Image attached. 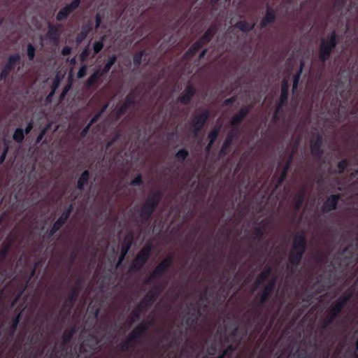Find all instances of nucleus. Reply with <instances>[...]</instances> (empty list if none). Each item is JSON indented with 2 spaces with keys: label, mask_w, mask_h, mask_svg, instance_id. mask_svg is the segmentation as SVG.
I'll use <instances>...</instances> for the list:
<instances>
[{
  "label": "nucleus",
  "mask_w": 358,
  "mask_h": 358,
  "mask_svg": "<svg viewBox=\"0 0 358 358\" xmlns=\"http://www.w3.org/2000/svg\"><path fill=\"white\" fill-rule=\"evenodd\" d=\"M307 249V239L302 232L296 233L293 238L292 245L288 255L287 268L294 272L300 264Z\"/></svg>",
  "instance_id": "nucleus-1"
},
{
  "label": "nucleus",
  "mask_w": 358,
  "mask_h": 358,
  "mask_svg": "<svg viewBox=\"0 0 358 358\" xmlns=\"http://www.w3.org/2000/svg\"><path fill=\"white\" fill-rule=\"evenodd\" d=\"M162 197V194L160 191L152 192L141 205L138 210V219H136V221L141 224L148 223L151 216L159 204Z\"/></svg>",
  "instance_id": "nucleus-2"
},
{
  "label": "nucleus",
  "mask_w": 358,
  "mask_h": 358,
  "mask_svg": "<svg viewBox=\"0 0 358 358\" xmlns=\"http://www.w3.org/2000/svg\"><path fill=\"white\" fill-rule=\"evenodd\" d=\"M338 43V35L335 30H333L327 37L322 38L318 50L320 60L322 62L327 61Z\"/></svg>",
  "instance_id": "nucleus-3"
},
{
  "label": "nucleus",
  "mask_w": 358,
  "mask_h": 358,
  "mask_svg": "<svg viewBox=\"0 0 358 358\" xmlns=\"http://www.w3.org/2000/svg\"><path fill=\"white\" fill-rule=\"evenodd\" d=\"M217 31V26L215 24L210 25L205 33L184 54L183 59H189L192 57L194 56L203 45L208 43L213 39Z\"/></svg>",
  "instance_id": "nucleus-4"
},
{
  "label": "nucleus",
  "mask_w": 358,
  "mask_h": 358,
  "mask_svg": "<svg viewBox=\"0 0 358 358\" xmlns=\"http://www.w3.org/2000/svg\"><path fill=\"white\" fill-rule=\"evenodd\" d=\"M79 295V290L77 287L71 288V290L64 301L62 308L59 311V315L62 316V320H66V317L71 315L72 309L73 308Z\"/></svg>",
  "instance_id": "nucleus-5"
},
{
  "label": "nucleus",
  "mask_w": 358,
  "mask_h": 358,
  "mask_svg": "<svg viewBox=\"0 0 358 358\" xmlns=\"http://www.w3.org/2000/svg\"><path fill=\"white\" fill-rule=\"evenodd\" d=\"M166 286V282L155 283L150 290H149L145 296L141 301V306L149 308L152 306L161 295Z\"/></svg>",
  "instance_id": "nucleus-6"
},
{
  "label": "nucleus",
  "mask_w": 358,
  "mask_h": 358,
  "mask_svg": "<svg viewBox=\"0 0 358 358\" xmlns=\"http://www.w3.org/2000/svg\"><path fill=\"white\" fill-rule=\"evenodd\" d=\"M151 250V245H147L143 248L131 262L129 266V271L132 273L139 271L150 258Z\"/></svg>",
  "instance_id": "nucleus-7"
},
{
  "label": "nucleus",
  "mask_w": 358,
  "mask_h": 358,
  "mask_svg": "<svg viewBox=\"0 0 358 358\" xmlns=\"http://www.w3.org/2000/svg\"><path fill=\"white\" fill-rule=\"evenodd\" d=\"M210 115L209 110L205 109L201 113L194 115L192 119V131L197 136L208 120Z\"/></svg>",
  "instance_id": "nucleus-8"
},
{
  "label": "nucleus",
  "mask_w": 358,
  "mask_h": 358,
  "mask_svg": "<svg viewBox=\"0 0 358 358\" xmlns=\"http://www.w3.org/2000/svg\"><path fill=\"white\" fill-rule=\"evenodd\" d=\"M77 332L76 326H72L64 331L62 336V342L59 345L56 343L54 346H57L58 350H61L62 355H66L68 352L69 345L75 334Z\"/></svg>",
  "instance_id": "nucleus-9"
},
{
  "label": "nucleus",
  "mask_w": 358,
  "mask_h": 358,
  "mask_svg": "<svg viewBox=\"0 0 358 358\" xmlns=\"http://www.w3.org/2000/svg\"><path fill=\"white\" fill-rule=\"evenodd\" d=\"M322 144L323 138L320 134H317L310 141V152L316 160H320L323 156Z\"/></svg>",
  "instance_id": "nucleus-10"
},
{
  "label": "nucleus",
  "mask_w": 358,
  "mask_h": 358,
  "mask_svg": "<svg viewBox=\"0 0 358 358\" xmlns=\"http://www.w3.org/2000/svg\"><path fill=\"white\" fill-rule=\"evenodd\" d=\"M73 210V204H70L67 208L62 213L57 221L53 224L52 227L50 229L49 235L53 236L61 227H62L67 220H69L71 214Z\"/></svg>",
  "instance_id": "nucleus-11"
},
{
  "label": "nucleus",
  "mask_w": 358,
  "mask_h": 358,
  "mask_svg": "<svg viewBox=\"0 0 358 358\" xmlns=\"http://www.w3.org/2000/svg\"><path fill=\"white\" fill-rule=\"evenodd\" d=\"M252 105H246L241 108L237 113L234 115L231 119L230 124L235 129L237 130L241 122L245 117L250 113L252 108Z\"/></svg>",
  "instance_id": "nucleus-12"
},
{
  "label": "nucleus",
  "mask_w": 358,
  "mask_h": 358,
  "mask_svg": "<svg viewBox=\"0 0 358 358\" xmlns=\"http://www.w3.org/2000/svg\"><path fill=\"white\" fill-rule=\"evenodd\" d=\"M134 241V235L131 232L127 234L122 242L120 248V255L118 258L117 266H120L125 259L129 250H130Z\"/></svg>",
  "instance_id": "nucleus-13"
},
{
  "label": "nucleus",
  "mask_w": 358,
  "mask_h": 358,
  "mask_svg": "<svg viewBox=\"0 0 358 358\" xmlns=\"http://www.w3.org/2000/svg\"><path fill=\"white\" fill-rule=\"evenodd\" d=\"M277 283V277L273 276L266 284V285L263 289L259 300V303L260 306H263L269 299L271 295L273 293Z\"/></svg>",
  "instance_id": "nucleus-14"
},
{
  "label": "nucleus",
  "mask_w": 358,
  "mask_h": 358,
  "mask_svg": "<svg viewBox=\"0 0 358 358\" xmlns=\"http://www.w3.org/2000/svg\"><path fill=\"white\" fill-rule=\"evenodd\" d=\"M137 95L134 92H130L125 97L124 103L115 110L116 115L118 117L122 116L131 107L134 106Z\"/></svg>",
  "instance_id": "nucleus-15"
},
{
  "label": "nucleus",
  "mask_w": 358,
  "mask_h": 358,
  "mask_svg": "<svg viewBox=\"0 0 358 358\" xmlns=\"http://www.w3.org/2000/svg\"><path fill=\"white\" fill-rule=\"evenodd\" d=\"M80 2L81 0H73L69 4L61 8L56 15L57 20L61 22L67 19L69 15L79 7Z\"/></svg>",
  "instance_id": "nucleus-16"
},
{
  "label": "nucleus",
  "mask_w": 358,
  "mask_h": 358,
  "mask_svg": "<svg viewBox=\"0 0 358 358\" xmlns=\"http://www.w3.org/2000/svg\"><path fill=\"white\" fill-rule=\"evenodd\" d=\"M237 136L238 130L235 129L229 131L227 134L219 152L220 157H224L229 153L231 151V145H232L234 140L237 137Z\"/></svg>",
  "instance_id": "nucleus-17"
},
{
  "label": "nucleus",
  "mask_w": 358,
  "mask_h": 358,
  "mask_svg": "<svg viewBox=\"0 0 358 358\" xmlns=\"http://www.w3.org/2000/svg\"><path fill=\"white\" fill-rule=\"evenodd\" d=\"M201 315L200 308L198 306H192L191 311L187 313L185 317V322L188 328H192L197 324L198 320Z\"/></svg>",
  "instance_id": "nucleus-18"
},
{
  "label": "nucleus",
  "mask_w": 358,
  "mask_h": 358,
  "mask_svg": "<svg viewBox=\"0 0 358 358\" xmlns=\"http://www.w3.org/2000/svg\"><path fill=\"white\" fill-rule=\"evenodd\" d=\"M341 311L331 304L328 308L321 326L322 329H327L338 317Z\"/></svg>",
  "instance_id": "nucleus-19"
},
{
  "label": "nucleus",
  "mask_w": 358,
  "mask_h": 358,
  "mask_svg": "<svg viewBox=\"0 0 358 358\" xmlns=\"http://www.w3.org/2000/svg\"><path fill=\"white\" fill-rule=\"evenodd\" d=\"M173 262V259L171 256H168L162 260L157 266L155 268L154 275H158L160 278L164 276L171 268Z\"/></svg>",
  "instance_id": "nucleus-20"
},
{
  "label": "nucleus",
  "mask_w": 358,
  "mask_h": 358,
  "mask_svg": "<svg viewBox=\"0 0 358 358\" xmlns=\"http://www.w3.org/2000/svg\"><path fill=\"white\" fill-rule=\"evenodd\" d=\"M341 198V194H331L329 196L322 206V212L329 213L331 210H336Z\"/></svg>",
  "instance_id": "nucleus-21"
},
{
  "label": "nucleus",
  "mask_w": 358,
  "mask_h": 358,
  "mask_svg": "<svg viewBox=\"0 0 358 358\" xmlns=\"http://www.w3.org/2000/svg\"><path fill=\"white\" fill-rule=\"evenodd\" d=\"M20 57L17 55H11L2 70L0 72V81L6 79L10 71L15 68L16 62L19 60Z\"/></svg>",
  "instance_id": "nucleus-22"
},
{
  "label": "nucleus",
  "mask_w": 358,
  "mask_h": 358,
  "mask_svg": "<svg viewBox=\"0 0 358 358\" xmlns=\"http://www.w3.org/2000/svg\"><path fill=\"white\" fill-rule=\"evenodd\" d=\"M196 94V90L192 84L186 86L183 92L178 96V101L183 105H187L190 103Z\"/></svg>",
  "instance_id": "nucleus-23"
},
{
  "label": "nucleus",
  "mask_w": 358,
  "mask_h": 358,
  "mask_svg": "<svg viewBox=\"0 0 358 358\" xmlns=\"http://www.w3.org/2000/svg\"><path fill=\"white\" fill-rule=\"evenodd\" d=\"M293 159H294V152H292L289 155V156L287 159V160L282 167V169L280 174V176L277 180V182H276V185H275L276 187H279L280 186H281L282 185V183L284 182V181L286 180V178L287 177L288 171L292 166Z\"/></svg>",
  "instance_id": "nucleus-24"
},
{
  "label": "nucleus",
  "mask_w": 358,
  "mask_h": 358,
  "mask_svg": "<svg viewBox=\"0 0 358 358\" xmlns=\"http://www.w3.org/2000/svg\"><path fill=\"white\" fill-rule=\"evenodd\" d=\"M51 318V315L50 313H45L43 311H38L36 314V322L38 323V336L40 340H43L44 337V329L43 328V324L45 322H48Z\"/></svg>",
  "instance_id": "nucleus-25"
},
{
  "label": "nucleus",
  "mask_w": 358,
  "mask_h": 358,
  "mask_svg": "<svg viewBox=\"0 0 358 358\" xmlns=\"http://www.w3.org/2000/svg\"><path fill=\"white\" fill-rule=\"evenodd\" d=\"M276 17V11L271 7L268 6L264 16L259 22L260 29L265 28L268 24H273L275 21Z\"/></svg>",
  "instance_id": "nucleus-26"
},
{
  "label": "nucleus",
  "mask_w": 358,
  "mask_h": 358,
  "mask_svg": "<svg viewBox=\"0 0 358 358\" xmlns=\"http://www.w3.org/2000/svg\"><path fill=\"white\" fill-rule=\"evenodd\" d=\"M93 30V23L89 21L87 23L83 24L81 27L80 33L76 37V42L78 44L81 43L88 36V34Z\"/></svg>",
  "instance_id": "nucleus-27"
},
{
  "label": "nucleus",
  "mask_w": 358,
  "mask_h": 358,
  "mask_svg": "<svg viewBox=\"0 0 358 358\" xmlns=\"http://www.w3.org/2000/svg\"><path fill=\"white\" fill-rule=\"evenodd\" d=\"M306 187H303L300 189L299 192L297 194H296L292 199V203L296 211H299L301 208L306 198Z\"/></svg>",
  "instance_id": "nucleus-28"
},
{
  "label": "nucleus",
  "mask_w": 358,
  "mask_h": 358,
  "mask_svg": "<svg viewBox=\"0 0 358 358\" xmlns=\"http://www.w3.org/2000/svg\"><path fill=\"white\" fill-rule=\"evenodd\" d=\"M57 346H54L50 352L51 358H79V355L77 352H73L72 350L68 348V352L66 355H62L61 350H58Z\"/></svg>",
  "instance_id": "nucleus-29"
},
{
  "label": "nucleus",
  "mask_w": 358,
  "mask_h": 358,
  "mask_svg": "<svg viewBox=\"0 0 358 358\" xmlns=\"http://www.w3.org/2000/svg\"><path fill=\"white\" fill-rule=\"evenodd\" d=\"M267 223L264 221H262L259 226L255 227L252 232V238L254 241L260 243L264 238V232Z\"/></svg>",
  "instance_id": "nucleus-30"
},
{
  "label": "nucleus",
  "mask_w": 358,
  "mask_h": 358,
  "mask_svg": "<svg viewBox=\"0 0 358 358\" xmlns=\"http://www.w3.org/2000/svg\"><path fill=\"white\" fill-rule=\"evenodd\" d=\"M352 294L350 291L345 292L341 296H339L332 304L339 309L341 312L347 303L350 301Z\"/></svg>",
  "instance_id": "nucleus-31"
},
{
  "label": "nucleus",
  "mask_w": 358,
  "mask_h": 358,
  "mask_svg": "<svg viewBox=\"0 0 358 358\" xmlns=\"http://www.w3.org/2000/svg\"><path fill=\"white\" fill-rule=\"evenodd\" d=\"M98 345V341L94 336H90L87 339H85L80 345L79 350L80 352L84 353L87 352L88 350L86 349V347L89 348L90 351L94 350Z\"/></svg>",
  "instance_id": "nucleus-32"
},
{
  "label": "nucleus",
  "mask_w": 358,
  "mask_h": 358,
  "mask_svg": "<svg viewBox=\"0 0 358 358\" xmlns=\"http://www.w3.org/2000/svg\"><path fill=\"white\" fill-rule=\"evenodd\" d=\"M271 272L272 267L271 266H266L264 270L257 276L255 282V287H257L262 285L271 275Z\"/></svg>",
  "instance_id": "nucleus-33"
},
{
  "label": "nucleus",
  "mask_w": 358,
  "mask_h": 358,
  "mask_svg": "<svg viewBox=\"0 0 358 358\" xmlns=\"http://www.w3.org/2000/svg\"><path fill=\"white\" fill-rule=\"evenodd\" d=\"M90 173L89 170H85L77 181V189L78 190H83L85 185H87L90 181Z\"/></svg>",
  "instance_id": "nucleus-34"
},
{
  "label": "nucleus",
  "mask_w": 358,
  "mask_h": 358,
  "mask_svg": "<svg viewBox=\"0 0 358 358\" xmlns=\"http://www.w3.org/2000/svg\"><path fill=\"white\" fill-rule=\"evenodd\" d=\"M103 77L101 73V71H99L96 69L86 80L85 87L87 89H91L93 87L95 84L102 78Z\"/></svg>",
  "instance_id": "nucleus-35"
},
{
  "label": "nucleus",
  "mask_w": 358,
  "mask_h": 358,
  "mask_svg": "<svg viewBox=\"0 0 358 358\" xmlns=\"http://www.w3.org/2000/svg\"><path fill=\"white\" fill-rule=\"evenodd\" d=\"M13 245V241L7 238L0 248V261H3L8 255Z\"/></svg>",
  "instance_id": "nucleus-36"
},
{
  "label": "nucleus",
  "mask_w": 358,
  "mask_h": 358,
  "mask_svg": "<svg viewBox=\"0 0 358 358\" xmlns=\"http://www.w3.org/2000/svg\"><path fill=\"white\" fill-rule=\"evenodd\" d=\"M289 83L287 80L283 79L281 83L280 99L282 103H287L289 94Z\"/></svg>",
  "instance_id": "nucleus-37"
},
{
  "label": "nucleus",
  "mask_w": 358,
  "mask_h": 358,
  "mask_svg": "<svg viewBox=\"0 0 358 358\" xmlns=\"http://www.w3.org/2000/svg\"><path fill=\"white\" fill-rule=\"evenodd\" d=\"M304 67V62L301 61L300 66L296 73L293 76V85H292V92L294 93L298 88V85L301 79V76Z\"/></svg>",
  "instance_id": "nucleus-38"
},
{
  "label": "nucleus",
  "mask_w": 358,
  "mask_h": 358,
  "mask_svg": "<svg viewBox=\"0 0 358 358\" xmlns=\"http://www.w3.org/2000/svg\"><path fill=\"white\" fill-rule=\"evenodd\" d=\"M255 27V23H249L245 20H240L235 24V27L243 32H249L252 31Z\"/></svg>",
  "instance_id": "nucleus-39"
},
{
  "label": "nucleus",
  "mask_w": 358,
  "mask_h": 358,
  "mask_svg": "<svg viewBox=\"0 0 358 358\" xmlns=\"http://www.w3.org/2000/svg\"><path fill=\"white\" fill-rule=\"evenodd\" d=\"M117 61V56L113 55L111 57H110L107 61L103 67L100 69H99V71H101V73L103 76H104L106 73H108V71L110 70L112 66L115 64Z\"/></svg>",
  "instance_id": "nucleus-40"
},
{
  "label": "nucleus",
  "mask_w": 358,
  "mask_h": 358,
  "mask_svg": "<svg viewBox=\"0 0 358 358\" xmlns=\"http://www.w3.org/2000/svg\"><path fill=\"white\" fill-rule=\"evenodd\" d=\"M59 25L49 24L48 35L53 40L57 41L59 36Z\"/></svg>",
  "instance_id": "nucleus-41"
},
{
  "label": "nucleus",
  "mask_w": 358,
  "mask_h": 358,
  "mask_svg": "<svg viewBox=\"0 0 358 358\" xmlns=\"http://www.w3.org/2000/svg\"><path fill=\"white\" fill-rule=\"evenodd\" d=\"M136 343L133 339H130V336L128 335L127 339L123 343H120L119 347L122 351L126 352L134 348Z\"/></svg>",
  "instance_id": "nucleus-42"
},
{
  "label": "nucleus",
  "mask_w": 358,
  "mask_h": 358,
  "mask_svg": "<svg viewBox=\"0 0 358 358\" xmlns=\"http://www.w3.org/2000/svg\"><path fill=\"white\" fill-rule=\"evenodd\" d=\"M129 336H130V339H133L136 343H137L145 336V334L136 326L129 334Z\"/></svg>",
  "instance_id": "nucleus-43"
},
{
  "label": "nucleus",
  "mask_w": 358,
  "mask_h": 358,
  "mask_svg": "<svg viewBox=\"0 0 358 358\" xmlns=\"http://www.w3.org/2000/svg\"><path fill=\"white\" fill-rule=\"evenodd\" d=\"M189 156V152L187 149L179 150L175 155V159L178 162L182 163Z\"/></svg>",
  "instance_id": "nucleus-44"
},
{
  "label": "nucleus",
  "mask_w": 358,
  "mask_h": 358,
  "mask_svg": "<svg viewBox=\"0 0 358 358\" xmlns=\"http://www.w3.org/2000/svg\"><path fill=\"white\" fill-rule=\"evenodd\" d=\"M145 308V307L141 306V303H140L137 308H136L131 311V313L130 314L131 324H132L133 322H134L140 319L141 308Z\"/></svg>",
  "instance_id": "nucleus-45"
},
{
  "label": "nucleus",
  "mask_w": 358,
  "mask_h": 358,
  "mask_svg": "<svg viewBox=\"0 0 358 358\" xmlns=\"http://www.w3.org/2000/svg\"><path fill=\"white\" fill-rule=\"evenodd\" d=\"M145 55V51L141 50L136 52L133 57V62L135 66H139L142 62V59Z\"/></svg>",
  "instance_id": "nucleus-46"
},
{
  "label": "nucleus",
  "mask_w": 358,
  "mask_h": 358,
  "mask_svg": "<svg viewBox=\"0 0 358 358\" xmlns=\"http://www.w3.org/2000/svg\"><path fill=\"white\" fill-rule=\"evenodd\" d=\"M220 130V127H215L209 132V134L208 135V138L209 142H210L211 143H215V141H216V139L218 136Z\"/></svg>",
  "instance_id": "nucleus-47"
},
{
  "label": "nucleus",
  "mask_w": 358,
  "mask_h": 358,
  "mask_svg": "<svg viewBox=\"0 0 358 358\" xmlns=\"http://www.w3.org/2000/svg\"><path fill=\"white\" fill-rule=\"evenodd\" d=\"M107 107H108V104H105L102 107V108L92 117V119L90 120V121L88 124H91V126H92L93 124L96 123L99 120L100 117L103 113V112L106 110Z\"/></svg>",
  "instance_id": "nucleus-48"
},
{
  "label": "nucleus",
  "mask_w": 358,
  "mask_h": 358,
  "mask_svg": "<svg viewBox=\"0 0 358 358\" xmlns=\"http://www.w3.org/2000/svg\"><path fill=\"white\" fill-rule=\"evenodd\" d=\"M349 166V162L346 159H342L337 164V168H338V173L341 174L344 173L345 169Z\"/></svg>",
  "instance_id": "nucleus-49"
},
{
  "label": "nucleus",
  "mask_w": 358,
  "mask_h": 358,
  "mask_svg": "<svg viewBox=\"0 0 358 358\" xmlns=\"http://www.w3.org/2000/svg\"><path fill=\"white\" fill-rule=\"evenodd\" d=\"M103 40H104V37H102V38L100 41L94 42V45H93V50H94V55L99 53L103 48Z\"/></svg>",
  "instance_id": "nucleus-50"
},
{
  "label": "nucleus",
  "mask_w": 358,
  "mask_h": 358,
  "mask_svg": "<svg viewBox=\"0 0 358 358\" xmlns=\"http://www.w3.org/2000/svg\"><path fill=\"white\" fill-rule=\"evenodd\" d=\"M90 55V49L89 45H87L81 52L79 55V58L81 62H85Z\"/></svg>",
  "instance_id": "nucleus-51"
},
{
  "label": "nucleus",
  "mask_w": 358,
  "mask_h": 358,
  "mask_svg": "<svg viewBox=\"0 0 358 358\" xmlns=\"http://www.w3.org/2000/svg\"><path fill=\"white\" fill-rule=\"evenodd\" d=\"M9 149V145L8 143L6 141V140L3 141V148L1 155H0V164H3V162L6 159V155L8 154Z\"/></svg>",
  "instance_id": "nucleus-52"
},
{
  "label": "nucleus",
  "mask_w": 358,
  "mask_h": 358,
  "mask_svg": "<svg viewBox=\"0 0 358 358\" xmlns=\"http://www.w3.org/2000/svg\"><path fill=\"white\" fill-rule=\"evenodd\" d=\"M13 139L20 143H22V127L21 126L16 129L13 134Z\"/></svg>",
  "instance_id": "nucleus-53"
},
{
  "label": "nucleus",
  "mask_w": 358,
  "mask_h": 358,
  "mask_svg": "<svg viewBox=\"0 0 358 358\" xmlns=\"http://www.w3.org/2000/svg\"><path fill=\"white\" fill-rule=\"evenodd\" d=\"M143 184V178H142L141 174H140V173L138 174L137 176L135 178H134L130 182V185L133 186V187L141 186Z\"/></svg>",
  "instance_id": "nucleus-54"
},
{
  "label": "nucleus",
  "mask_w": 358,
  "mask_h": 358,
  "mask_svg": "<svg viewBox=\"0 0 358 358\" xmlns=\"http://www.w3.org/2000/svg\"><path fill=\"white\" fill-rule=\"evenodd\" d=\"M150 325V321L143 320L138 325H137V327L145 334Z\"/></svg>",
  "instance_id": "nucleus-55"
},
{
  "label": "nucleus",
  "mask_w": 358,
  "mask_h": 358,
  "mask_svg": "<svg viewBox=\"0 0 358 358\" xmlns=\"http://www.w3.org/2000/svg\"><path fill=\"white\" fill-rule=\"evenodd\" d=\"M160 278L158 275H154V271L152 273L145 279V283L146 285H155L154 282L156 279Z\"/></svg>",
  "instance_id": "nucleus-56"
},
{
  "label": "nucleus",
  "mask_w": 358,
  "mask_h": 358,
  "mask_svg": "<svg viewBox=\"0 0 358 358\" xmlns=\"http://www.w3.org/2000/svg\"><path fill=\"white\" fill-rule=\"evenodd\" d=\"M236 350V347L232 344L229 345L221 353L225 357L229 356Z\"/></svg>",
  "instance_id": "nucleus-57"
},
{
  "label": "nucleus",
  "mask_w": 358,
  "mask_h": 358,
  "mask_svg": "<svg viewBox=\"0 0 358 358\" xmlns=\"http://www.w3.org/2000/svg\"><path fill=\"white\" fill-rule=\"evenodd\" d=\"M120 137V132H117L115 134V135L111 138L106 144V148H110L113 144L118 140V138Z\"/></svg>",
  "instance_id": "nucleus-58"
},
{
  "label": "nucleus",
  "mask_w": 358,
  "mask_h": 358,
  "mask_svg": "<svg viewBox=\"0 0 358 358\" xmlns=\"http://www.w3.org/2000/svg\"><path fill=\"white\" fill-rule=\"evenodd\" d=\"M87 68L85 64H83V66H81V67L80 68V69L77 73V77L78 78H83V77H85V76L87 73Z\"/></svg>",
  "instance_id": "nucleus-59"
},
{
  "label": "nucleus",
  "mask_w": 358,
  "mask_h": 358,
  "mask_svg": "<svg viewBox=\"0 0 358 358\" xmlns=\"http://www.w3.org/2000/svg\"><path fill=\"white\" fill-rule=\"evenodd\" d=\"M27 55L30 60H32L35 56V49L31 45H29L27 49Z\"/></svg>",
  "instance_id": "nucleus-60"
},
{
  "label": "nucleus",
  "mask_w": 358,
  "mask_h": 358,
  "mask_svg": "<svg viewBox=\"0 0 358 358\" xmlns=\"http://www.w3.org/2000/svg\"><path fill=\"white\" fill-rule=\"evenodd\" d=\"M102 17L99 13H96L95 15V29H98L101 24Z\"/></svg>",
  "instance_id": "nucleus-61"
},
{
  "label": "nucleus",
  "mask_w": 358,
  "mask_h": 358,
  "mask_svg": "<svg viewBox=\"0 0 358 358\" xmlns=\"http://www.w3.org/2000/svg\"><path fill=\"white\" fill-rule=\"evenodd\" d=\"M236 101V96H233L230 98H228V99H226L224 101V106H231L232 104H234L235 103V101Z\"/></svg>",
  "instance_id": "nucleus-62"
},
{
  "label": "nucleus",
  "mask_w": 358,
  "mask_h": 358,
  "mask_svg": "<svg viewBox=\"0 0 358 358\" xmlns=\"http://www.w3.org/2000/svg\"><path fill=\"white\" fill-rule=\"evenodd\" d=\"M83 279L81 278V277H79L73 286H72V287H77L79 290V293H80L81 292V289H82V285H83Z\"/></svg>",
  "instance_id": "nucleus-63"
},
{
  "label": "nucleus",
  "mask_w": 358,
  "mask_h": 358,
  "mask_svg": "<svg viewBox=\"0 0 358 358\" xmlns=\"http://www.w3.org/2000/svg\"><path fill=\"white\" fill-rule=\"evenodd\" d=\"M91 124H87L84 128L80 132V137L81 138H85L87 134H88L90 128H91Z\"/></svg>",
  "instance_id": "nucleus-64"
}]
</instances>
